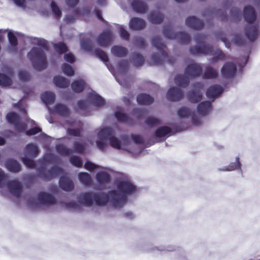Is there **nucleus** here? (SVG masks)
Returning <instances> with one entry per match:
<instances>
[{
    "label": "nucleus",
    "mask_w": 260,
    "mask_h": 260,
    "mask_svg": "<svg viewBox=\"0 0 260 260\" xmlns=\"http://www.w3.org/2000/svg\"><path fill=\"white\" fill-rule=\"evenodd\" d=\"M118 190L122 195L119 196L117 191L115 190H112L110 192V194L112 198V202L113 206L116 208H122L127 202V194H131L135 192L136 190V187L132 182L128 181H120L117 184Z\"/></svg>",
    "instance_id": "f257e3e1"
},
{
    "label": "nucleus",
    "mask_w": 260,
    "mask_h": 260,
    "mask_svg": "<svg viewBox=\"0 0 260 260\" xmlns=\"http://www.w3.org/2000/svg\"><path fill=\"white\" fill-rule=\"evenodd\" d=\"M243 17L249 25L244 28V33L247 38L251 42L254 41L259 34L258 25H251L257 18V14L254 8L251 6H246L243 9Z\"/></svg>",
    "instance_id": "f03ea898"
},
{
    "label": "nucleus",
    "mask_w": 260,
    "mask_h": 260,
    "mask_svg": "<svg viewBox=\"0 0 260 260\" xmlns=\"http://www.w3.org/2000/svg\"><path fill=\"white\" fill-rule=\"evenodd\" d=\"M189 51L192 55L212 54L213 55L211 59L212 63L224 61L226 58V54L221 50L217 49L214 51L213 46L209 44H204L201 46H191L189 48Z\"/></svg>",
    "instance_id": "7ed1b4c3"
},
{
    "label": "nucleus",
    "mask_w": 260,
    "mask_h": 260,
    "mask_svg": "<svg viewBox=\"0 0 260 260\" xmlns=\"http://www.w3.org/2000/svg\"><path fill=\"white\" fill-rule=\"evenodd\" d=\"M152 45L156 48L160 52L161 55L157 53H155L152 55L151 59L153 63L156 65H161L164 63L165 59H167V61L173 64L175 62V59L174 57H169L167 51L165 50L166 46L165 44L162 42L161 39L159 36L153 37L151 40Z\"/></svg>",
    "instance_id": "20e7f679"
},
{
    "label": "nucleus",
    "mask_w": 260,
    "mask_h": 260,
    "mask_svg": "<svg viewBox=\"0 0 260 260\" xmlns=\"http://www.w3.org/2000/svg\"><path fill=\"white\" fill-rule=\"evenodd\" d=\"M34 68L39 71L45 69L47 66V58L44 51L37 47H32L27 53Z\"/></svg>",
    "instance_id": "39448f33"
},
{
    "label": "nucleus",
    "mask_w": 260,
    "mask_h": 260,
    "mask_svg": "<svg viewBox=\"0 0 260 260\" xmlns=\"http://www.w3.org/2000/svg\"><path fill=\"white\" fill-rule=\"evenodd\" d=\"M37 176L44 181H49L58 177L63 173V169L58 166L52 167L47 170L45 166H41L37 169Z\"/></svg>",
    "instance_id": "423d86ee"
},
{
    "label": "nucleus",
    "mask_w": 260,
    "mask_h": 260,
    "mask_svg": "<svg viewBox=\"0 0 260 260\" xmlns=\"http://www.w3.org/2000/svg\"><path fill=\"white\" fill-rule=\"evenodd\" d=\"M163 34L167 38L177 39L179 43L182 44H188L190 42V37L188 34L182 31L174 32L170 25L164 26Z\"/></svg>",
    "instance_id": "0eeeda50"
},
{
    "label": "nucleus",
    "mask_w": 260,
    "mask_h": 260,
    "mask_svg": "<svg viewBox=\"0 0 260 260\" xmlns=\"http://www.w3.org/2000/svg\"><path fill=\"white\" fill-rule=\"evenodd\" d=\"M113 35L112 31L108 29L101 32L96 39L98 44L102 47L109 46L113 40Z\"/></svg>",
    "instance_id": "6e6552de"
},
{
    "label": "nucleus",
    "mask_w": 260,
    "mask_h": 260,
    "mask_svg": "<svg viewBox=\"0 0 260 260\" xmlns=\"http://www.w3.org/2000/svg\"><path fill=\"white\" fill-rule=\"evenodd\" d=\"M202 67L199 63H191L189 64L185 69V74L190 78L200 76L202 74Z\"/></svg>",
    "instance_id": "1a4fd4ad"
},
{
    "label": "nucleus",
    "mask_w": 260,
    "mask_h": 260,
    "mask_svg": "<svg viewBox=\"0 0 260 260\" xmlns=\"http://www.w3.org/2000/svg\"><path fill=\"white\" fill-rule=\"evenodd\" d=\"M237 66L234 63L227 62L225 63L221 69L222 76L227 79L233 78L237 72Z\"/></svg>",
    "instance_id": "9d476101"
},
{
    "label": "nucleus",
    "mask_w": 260,
    "mask_h": 260,
    "mask_svg": "<svg viewBox=\"0 0 260 260\" xmlns=\"http://www.w3.org/2000/svg\"><path fill=\"white\" fill-rule=\"evenodd\" d=\"M7 187L13 195L17 198L20 197L22 190V186L20 182L16 180H11L8 182Z\"/></svg>",
    "instance_id": "9b49d317"
},
{
    "label": "nucleus",
    "mask_w": 260,
    "mask_h": 260,
    "mask_svg": "<svg viewBox=\"0 0 260 260\" xmlns=\"http://www.w3.org/2000/svg\"><path fill=\"white\" fill-rule=\"evenodd\" d=\"M184 96L183 92L179 88L172 87L167 92V98L173 102H177L181 100Z\"/></svg>",
    "instance_id": "f8f14e48"
},
{
    "label": "nucleus",
    "mask_w": 260,
    "mask_h": 260,
    "mask_svg": "<svg viewBox=\"0 0 260 260\" xmlns=\"http://www.w3.org/2000/svg\"><path fill=\"white\" fill-rule=\"evenodd\" d=\"M186 25L192 29L200 30L204 25V22L194 16H189L186 19Z\"/></svg>",
    "instance_id": "ddd939ff"
},
{
    "label": "nucleus",
    "mask_w": 260,
    "mask_h": 260,
    "mask_svg": "<svg viewBox=\"0 0 260 260\" xmlns=\"http://www.w3.org/2000/svg\"><path fill=\"white\" fill-rule=\"evenodd\" d=\"M223 91V88L220 85H213L207 89L206 95L209 99H215L219 96Z\"/></svg>",
    "instance_id": "4468645a"
},
{
    "label": "nucleus",
    "mask_w": 260,
    "mask_h": 260,
    "mask_svg": "<svg viewBox=\"0 0 260 260\" xmlns=\"http://www.w3.org/2000/svg\"><path fill=\"white\" fill-rule=\"evenodd\" d=\"M38 198L40 202L43 205H53L56 203V200L53 196L45 192H40Z\"/></svg>",
    "instance_id": "2eb2a0df"
},
{
    "label": "nucleus",
    "mask_w": 260,
    "mask_h": 260,
    "mask_svg": "<svg viewBox=\"0 0 260 260\" xmlns=\"http://www.w3.org/2000/svg\"><path fill=\"white\" fill-rule=\"evenodd\" d=\"M129 27L132 30H140L146 26V22L143 19L138 17H133L129 21Z\"/></svg>",
    "instance_id": "dca6fc26"
},
{
    "label": "nucleus",
    "mask_w": 260,
    "mask_h": 260,
    "mask_svg": "<svg viewBox=\"0 0 260 260\" xmlns=\"http://www.w3.org/2000/svg\"><path fill=\"white\" fill-rule=\"evenodd\" d=\"M211 103L209 101H203L198 104L197 111L201 116H206L209 114L212 111Z\"/></svg>",
    "instance_id": "f3484780"
},
{
    "label": "nucleus",
    "mask_w": 260,
    "mask_h": 260,
    "mask_svg": "<svg viewBox=\"0 0 260 260\" xmlns=\"http://www.w3.org/2000/svg\"><path fill=\"white\" fill-rule=\"evenodd\" d=\"M59 187L63 190L69 191L74 188L73 182L66 176H61L59 180Z\"/></svg>",
    "instance_id": "a211bd4d"
},
{
    "label": "nucleus",
    "mask_w": 260,
    "mask_h": 260,
    "mask_svg": "<svg viewBox=\"0 0 260 260\" xmlns=\"http://www.w3.org/2000/svg\"><path fill=\"white\" fill-rule=\"evenodd\" d=\"M39 153V149L36 144L29 143L26 145L24 151L25 156L34 158L37 156Z\"/></svg>",
    "instance_id": "6ab92c4d"
},
{
    "label": "nucleus",
    "mask_w": 260,
    "mask_h": 260,
    "mask_svg": "<svg viewBox=\"0 0 260 260\" xmlns=\"http://www.w3.org/2000/svg\"><path fill=\"white\" fill-rule=\"evenodd\" d=\"M131 5L133 10L138 13L144 14L148 10L147 4L140 0H133Z\"/></svg>",
    "instance_id": "aec40b11"
},
{
    "label": "nucleus",
    "mask_w": 260,
    "mask_h": 260,
    "mask_svg": "<svg viewBox=\"0 0 260 260\" xmlns=\"http://www.w3.org/2000/svg\"><path fill=\"white\" fill-rule=\"evenodd\" d=\"M93 200L97 205L104 206L108 202L109 196L105 192L94 193Z\"/></svg>",
    "instance_id": "412c9836"
},
{
    "label": "nucleus",
    "mask_w": 260,
    "mask_h": 260,
    "mask_svg": "<svg viewBox=\"0 0 260 260\" xmlns=\"http://www.w3.org/2000/svg\"><path fill=\"white\" fill-rule=\"evenodd\" d=\"M93 193L91 192H86L81 194L78 199L83 204L87 206H91L93 203Z\"/></svg>",
    "instance_id": "4be33fe9"
},
{
    "label": "nucleus",
    "mask_w": 260,
    "mask_h": 260,
    "mask_svg": "<svg viewBox=\"0 0 260 260\" xmlns=\"http://www.w3.org/2000/svg\"><path fill=\"white\" fill-rule=\"evenodd\" d=\"M187 97L189 102L196 104L201 101L202 93L199 90H191L187 92Z\"/></svg>",
    "instance_id": "5701e85b"
},
{
    "label": "nucleus",
    "mask_w": 260,
    "mask_h": 260,
    "mask_svg": "<svg viewBox=\"0 0 260 260\" xmlns=\"http://www.w3.org/2000/svg\"><path fill=\"white\" fill-rule=\"evenodd\" d=\"M6 168L9 171L13 173H17L21 171V167L15 159H9L5 162Z\"/></svg>",
    "instance_id": "b1692460"
},
{
    "label": "nucleus",
    "mask_w": 260,
    "mask_h": 260,
    "mask_svg": "<svg viewBox=\"0 0 260 260\" xmlns=\"http://www.w3.org/2000/svg\"><path fill=\"white\" fill-rule=\"evenodd\" d=\"M137 101L140 105H150L153 103L154 99L147 93H141L138 95Z\"/></svg>",
    "instance_id": "393cba45"
},
{
    "label": "nucleus",
    "mask_w": 260,
    "mask_h": 260,
    "mask_svg": "<svg viewBox=\"0 0 260 260\" xmlns=\"http://www.w3.org/2000/svg\"><path fill=\"white\" fill-rule=\"evenodd\" d=\"M111 52L115 56L123 57L127 55L128 50L124 47L115 45L112 47Z\"/></svg>",
    "instance_id": "a878e982"
},
{
    "label": "nucleus",
    "mask_w": 260,
    "mask_h": 260,
    "mask_svg": "<svg viewBox=\"0 0 260 260\" xmlns=\"http://www.w3.org/2000/svg\"><path fill=\"white\" fill-rule=\"evenodd\" d=\"M164 19V15L159 12L155 11H152L148 16L149 21L153 24H160Z\"/></svg>",
    "instance_id": "bb28decb"
},
{
    "label": "nucleus",
    "mask_w": 260,
    "mask_h": 260,
    "mask_svg": "<svg viewBox=\"0 0 260 260\" xmlns=\"http://www.w3.org/2000/svg\"><path fill=\"white\" fill-rule=\"evenodd\" d=\"M54 111L56 114L63 117H67L70 114V110L68 107L61 103H58L54 107Z\"/></svg>",
    "instance_id": "cd10ccee"
},
{
    "label": "nucleus",
    "mask_w": 260,
    "mask_h": 260,
    "mask_svg": "<svg viewBox=\"0 0 260 260\" xmlns=\"http://www.w3.org/2000/svg\"><path fill=\"white\" fill-rule=\"evenodd\" d=\"M53 81L56 86L61 88H67L70 85V81L60 76H55L53 78Z\"/></svg>",
    "instance_id": "c85d7f7f"
},
{
    "label": "nucleus",
    "mask_w": 260,
    "mask_h": 260,
    "mask_svg": "<svg viewBox=\"0 0 260 260\" xmlns=\"http://www.w3.org/2000/svg\"><path fill=\"white\" fill-rule=\"evenodd\" d=\"M86 86V82L83 79L76 80L71 84L73 91L76 93L82 92Z\"/></svg>",
    "instance_id": "c756f323"
},
{
    "label": "nucleus",
    "mask_w": 260,
    "mask_h": 260,
    "mask_svg": "<svg viewBox=\"0 0 260 260\" xmlns=\"http://www.w3.org/2000/svg\"><path fill=\"white\" fill-rule=\"evenodd\" d=\"M174 81L176 85L183 88L186 87L190 82L188 77L182 74L177 75L174 78Z\"/></svg>",
    "instance_id": "7c9ffc66"
},
{
    "label": "nucleus",
    "mask_w": 260,
    "mask_h": 260,
    "mask_svg": "<svg viewBox=\"0 0 260 260\" xmlns=\"http://www.w3.org/2000/svg\"><path fill=\"white\" fill-rule=\"evenodd\" d=\"M114 135L113 129L109 127L102 128L98 133V138L102 140H109Z\"/></svg>",
    "instance_id": "2f4dec72"
},
{
    "label": "nucleus",
    "mask_w": 260,
    "mask_h": 260,
    "mask_svg": "<svg viewBox=\"0 0 260 260\" xmlns=\"http://www.w3.org/2000/svg\"><path fill=\"white\" fill-rule=\"evenodd\" d=\"M96 179L100 185H105L110 182V176L106 172L100 171L96 173Z\"/></svg>",
    "instance_id": "473e14b6"
},
{
    "label": "nucleus",
    "mask_w": 260,
    "mask_h": 260,
    "mask_svg": "<svg viewBox=\"0 0 260 260\" xmlns=\"http://www.w3.org/2000/svg\"><path fill=\"white\" fill-rule=\"evenodd\" d=\"M218 73L213 67H206L203 75V78L205 79H215L218 77Z\"/></svg>",
    "instance_id": "72a5a7b5"
},
{
    "label": "nucleus",
    "mask_w": 260,
    "mask_h": 260,
    "mask_svg": "<svg viewBox=\"0 0 260 260\" xmlns=\"http://www.w3.org/2000/svg\"><path fill=\"white\" fill-rule=\"evenodd\" d=\"M132 59L134 66L137 68L142 66L145 61L143 56L137 52L132 53Z\"/></svg>",
    "instance_id": "f704fd0d"
},
{
    "label": "nucleus",
    "mask_w": 260,
    "mask_h": 260,
    "mask_svg": "<svg viewBox=\"0 0 260 260\" xmlns=\"http://www.w3.org/2000/svg\"><path fill=\"white\" fill-rule=\"evenodd\" d=\"M42 101L46 105L52 104L55 99V94L51 91H45L41 96Z\"/></svg>",
    "instance_id": "c9c22d12"
},
{
    "label": "nucleus",
    "mask_w": 260,
    "mask_h": 260,
    "mask_svg": "<svg viewBox=\"0 0 260 260\" xmlns=\"http://www.w3.org/2000/svg\"><path fill=\"white\" fill-rule=\"evenodd\" d=\"M78 178L83 185L89 186L92 184V179L90 175L86 172H80L78 174Z\"/></svg>",
    "instance_id": "e433bc0d"
},
{
    "label": "nucleus",
    "mask_w": 260,
    "mask_h": 260,
    "mask_svg": "<svg viewBox=\"0 0 260 260\" xmlns=\"http://www.w3.org/2000/svg\"><path fill=\"white\" fill-rule=\"evenodd\" d=\"M171 128L167 126H162L158 128L155 132V135L158 138H162L171 133Z\"/></svg>",
    "instance_id": "4c0bfd02"
},
{
    "label": "nucleus",
    "mask_w": 260,
    "mask_h": 260,
    "mask_svg": "<svg viewBox=\"0 0 260 260\" xmlns=\"http://www.w3.org/2000/svg\"><path fill=\"white\" fill-rule=\"evenodd\" d=\"M53 48L59 54H62L68 51L67 45L63 42H59L53 44Z\"/></svg>",
    "instance_id": "58836bf2"
},
{
    "label": "nucleus",
    "mask_w": 260,
    "mask_h": 260,
    "mask_svg": "<svg viewBox=\"0 0 260 260\" xmlns=\"http://www.w3.org/2000/svg\"><path fill=\"white\" fill-rule=\"evenodd\" d=\"M145 123L150 127H154L160 124L161 121L154 116H150L146 118Z\"/></svg>",
    "instance_id": "ea45409f"
},
{
    "label": "nucleus",
    "mask_w": 260,
    "mask_h": 260,
    "mask_svg": "<svg viewBox=\"0 0 260 260\" xmlns=\"http://www.w3.org/2000/svg\"><path fill=\"white\" fill-rule=\"evenodd\" d=\"M90 99L93 104L98 107H101L105 104L104 99L97 94H91L90 96Z\"/></svg>",
    "instance_id": "a19ab883"
},
{
    "label": "nucleus",
    "mask_w": 260,
    "mask_h": 260,
    "mask_svg": "<svg viewBox=\"0 0 260 260\" xmlns=\"http://www.w3.org/2000/svg\"><path fill=\"white\" fill-rule=\"evenodd\" d=\"M56 151L61 155L68 156L72 153V150L63 144H58L56 146Z\"/></svg>",
    "instance_id": "79ce46f5"
},
{
    "label": "nucleus",
    "mask_w": 260,
    "mask_h": 260,
    "mask_svg": "<svg viewBox=\"0 0 260 260\" xmlns=\"http://www.w3.org/2000/svg\"><path fill=\"white\" fill-rule=\"evenodd\" d=\"M95 55L98 58H100L104 62H108L109 61V58L107 54L102 49L100 48H96L94 50Z\"/></svg>",
    "instance_id": "37998d69"
},
{
    "label": "nucleus",
    "mask_w": 260,
    "mask_h": 260,
    "mask_svg": "<svg viewBox=\"0 0 260 260\" xmlns=\"http://www.w3.org/2000/svg\"><path fill=\"white\" fill-rule=\"evenodd\" d=\"M74 151L79 154H83L86 148V145L84 143L75 141L73 144Z\"/></svg>",
    "instance_id": "c03bdc74"
},
{
    "label": "nucleus",
    "mask_w": 260,
    "mask_h": 260,
    "mask_svg": "<svg viewBox=\"0 0 260 260\" xmlns=\"http://www.w3.org/2000/svg\"><path fill=\"white\" fill-rule=\"evenodd\" d=\"M8 38L10 45L14 48V50L16 51L18 45L17 37L13 32L10 31L8 33Z\"/></svg>",
    "instance_id": "a18cd8bd"
},
{
    "label": "nucleus",
    "mask_w": 260,
    "mask_h": 260,
    "mask_svg": "<svg viewBox=\"0 0 260 260\" xmlns=\"http://www.w3.org/2000/svg\"><path fill=\"white\" fill-rule=\"evenodd\" d=\"M12 83L11 79L7 75L0 73V85L4 86H10Z\"/></svg>",
    "instance_id": "49530a36"
},
{
    "label": "nucleus",
    "mask_w": 260,
    "mask_h": 260,
    "mask_svg": "<svg viewBox=\"0 0 260 260\" xmlns=\"http://www.w3.org/2000/svg\"><path fill=\"white\" fill-rule=\"evenodd\" d=\"M115 117L120 122H126L129 120V116L126 114L120 111L115 112Z\"/></svg>",
    "instance_id": "de8ad7c7"
},
{
    "label": "nucleus",
    "mask_w": 260,
    "mask_h": 260,
    "mask_svg": "<svg viewBox=\"0 0 260 260\" xmlns=\"http://www.w3.org/2000/svg\"><path fill=\"white\" fill-rule=\"evenodd\" d=\"M61 69L63 73L68 76H72L75 74L73 68L68 63H64L61 66Z\"/></svg>",
    "instance_id": "09e8293b"
},
{
    "label": "nucleus",
    "mask_w": 260,
    "mask_h": 260,
    "mask_svg": "<svg viewBox=\"0 0 260 260\" xmlns=\"http://www.w3.org/2000/svg\"><path fill=\"white\" fill-rule=\"evenodd\" d=\"M110 145L115 149H120L121 148V141L113 135L109 140Z\"/></svg>",
    "instance_id": "8fccbe9b"
},
{
    "label": "nucleus",
    "mask_w": 260,
    "mask_h": 260,
    "mask_svg": "<svg viewBox=\"0 0 260 260\" xmlns=\"http://www.w3.org/2000/svg\"><path fill=\"white\" fill-rule=\"evenodd\" d=\"M8 121L11 124H15L19 120L18 115L15 112L9 113L6 116Z\"/></svg>",
    "instance_id": "3c124183"
},
{
    "label": "nucleus",
    "mask_w": 260,
    "mask_h": 260,
    "mask_svg": "<svg viewBox=\"0 0 260 260\" xmlns=\"http://www.w3.org/2000/svg\"><path fill=\"white\" fill-rule=\"evenodd\" d=\"M177 114L180 117H186L191 115V112L188 108L183 107L178 110Z\"/></svg>",
    "instance_id": "603ef678"
},
{
    "label": "nucleus",
    "mask_w": 260,
    "mask_h": 260,
    "mask_svg": "<svg viewBox=\"0 0 260 260\" xmlns=\"http://www.w3.org/2000/svg\"><path fill=\"white\" fill-rule=\"evenodd\" d=\"M28 156H25L22 157L21 160L23 164L27 168L33 169L36 167V163L32 159L28 158Z\"/></svg>",
    "instance_id": "864d4df0"
},
{
    "label": "nucleus",
    "mask_w": 260,
    "mask_h": 260,
    "mask_svg": "<svg viewBox=\"0 0 260 260\" xmlns=\"http://www.w3.org/2000/svg\"><path fill=\"white\" fill-rule=\"evenodd\" d=\"M70 161L74 166L81 168L82 167V161L81 158L79 156L73 155L70 158Z\"/></svg>",
    "instance_id": "5fc2aeb1"
},
{
    "label": "nucleus",
    "mask_w": 260,
    "mask_h": 260,
    "mask_svg": "<svg viewBox=\"0 0 260 260\" xmlns=\"http://www.w3.org/2000/svg\"><path fill=\"white\" fill-rule=\"evenodd\" d=\"M51 7L55 18L59 19L61 16V12L54 1L51 2Z\"/></svg>",
    "instance_id": "6e6d98bb"
},
{
    "label": "nucleus",
    "mask_w": 260,
    "mask_h": 260,
    "mask_svg": "<svg viewBox=\"0 0 260 260\" xmlns=\"http://www.w3.org/2000/svg\"><path fill=\"white\" fill-rule=\"evenodd\" d=\"M236 163H231L228 168L224 169H219L220 171H233L236 169L240 168V163L239 161V158L237 157L236 158Z\"/></svg>",
    "instance_id": "4d7b16f0"
},
{
    "label": "nucleus",
    "mask_w": 260,
    "mask_h": 260,
    "mask_svg": "<svg viewBox=\"0 0 260 260\" xmlns=\"http://www.w3.org/2000/svg\"><path fill=\"white\" fill-rule=\"evenodd\" d=\"M234 43L238 46H243L246 44V40L240 35H236L233 40Z\"/></svg>",
    "instance_id": "13d9d810"
},
{
    "label": "nucleus",
    "mask_w": 260,
    "mask_h": 260,
    "mask_svg": "<svg viewBox=\"0 0 260 260\" xmlns=\"http://www.w3.org/2000/svg\"><path fill=\"white\" fill-rule=\"evenodd\" d=\"M135 42L138 47L140 48H145L147 46L145 39L141 36L137 37L135 38Z\"/></svg>",
    "instance_id": "bf43d9fd"
},
{
    "label": "nucleus",
    "mask_w": 260,
    "mask_h": 260,
    "mask_svg": "<svg viewBox=\"0 0 260 260\" xmlns=\"http://www.w3.org/2000/svg\"><path fill=\"white\" fill-rule=\"evenodd\" d=\"M118 67L122 72H126L129 67L128 61L126 60H122L118 62Z\"/></svg>",
    "instance_id": "052dcab7"
},
{
    "label": "nucleus",
    "mask_w": 260,
    "mask_h": 260,
    "mask_svg": "<svg viewBox=\"0 0 260 260\" xmlns=\"http://www.w3.org/2000/svg\"><path fill=\"white\" fill-rule=\"evenodd\" d=\"M19 77L21 81H27L30 79L29 74L24 71H20L19 72Z\"/></svg>",
    "instance_id": "680f3d73"
},
{
    "label": "nucleus",
    "mask_w": 260,
    "mask_h": 260,
    "mask_svg": "<svg viewBox=\"0 0 260 260\" xmlns=\"http://www.w3.org/2000/svg\"><path fill=\"white\" fill-rule=\"evenodd\" d=\"M42 131V129L39 127H34L26 131L25 133L27 136H32L37 134Z\"/></svg>",
    "instance_id": "e2e57ef3"
},
{
    "label": "nucleus",
    "mask_w": 260,
    "mask_h": 260,
    "mask_svg": "<svg viewBox=\"0 0 260 260\" xmlns=\"http://www.w3.org/2000/svg\"><path fill=\"white\" fill-rule=\"evenodd\" d=\"M15 129L19 132H23L26 129V125L24 123H20L19 120L14 125Z\"/></svg>",
    "instance_id": "0e129e2a"
},
{
    "label": "nucleus",
    "mask_w": 260,
    "mask_h": 260,
    "mask_svg": "<svg viewBox=\"0 0 260 260\" xmlns=\"http://www.w3.org/2000/svg\"><path fill=\"white\" fill-rule=\"evenodd\" d=\"M119 32L121 38L125 40H128L129 38V34L128 31L123 27H120L119 28Z\"/></svg>",
    "instance_id": "69168bd1"
},
{
    "label": "nucleus",
    "mask_w": 260,
    "mask_h": 260,
    "mask_svg": "<svg viewBox=\"0 0 260 260\" xmlns=\"http://www.w3.org/2000/svg\"><path fill=\"white\" fill-rule=\"evenodd\" d=\"M67 132L70 135L76 137H79L81 134V129L79 128H68L67 129Z\"/></svg>",
    "instance_id": "338daca9"
},
{
    "label": "nucleus",
    "mask_w": 260,
    "mask_h": 260,
    "mask_svg": "<svg viewBox=\"0 0 260 260\" xmlns=\"http://www.w3.org/2000/svg\"><path fill=\"white\" fill-rule=\"evenodd\" d=\"M206 36L204 34H198L195 36L194 40L198 44H202L206 39Z\"/></svg>",
    "instance_id": "774afa93"
}]
</instances>
